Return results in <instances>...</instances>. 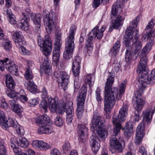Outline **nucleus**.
Listing matches in <instances>:
<instances>
[{
	"mask_svg": "<svg viewBox=\"0 0 155 155\" xmlns=\"http://www.w3.org/2000/svg\"><path fill=\"white\" fill-rule=\"evenodd\" d=\"M114 73L113 72L110 73L109 77L105 83L104 94H113L116 95V98L119 100L121 99L122 95L124 93L126 85V81L124 80L120 85V89L118 93V90L116 87H112L114 80Z\"/></svg>",
	"mask_w": 155,
	"mask_h": 155,
	"instance_id": "1",
	"label": "nucleus"
},
{
	"mask_svg": "<svg viewBox=\"0 0 155 155\" xmlns=\"http://www.w3.org/2000/svg\"><path fill=\"white\" fill-rule=\"evenodd\" d=\"M105 122L104 119L100 116L98 111L97 110L94 111L90 124L91 129L93 132L96 131L99 137L103 139H105L108 134L107 131L103 128L105 125Z\"/></svg>",
	"mask_w": 155,
	"mask_h": 155,
	"instance_id": "2",
	"label": "nucleus"
},
{
	"mask_svg": "<svg viewBox=\"0 0 155 155\" xmlns=\"http://www.w3.org/2000/svg\"><path fill=\"white\" fill-rule=\"evenodd\" d=\"M76 29V26L72 25L67 34V37L65 39V50L64 52L63 57L67 60L72 57L74 47V35Z\"/></svg>",
	"mask_w": 155,
	"mask_h": 155,
	"instance_id": "3",
	"label": "nucleus"
},
{
	"mask_svg": "<svg viewBox=\"0 0 155 155\" xmlns=\"http://www.w3.org/2000/svg\"><path fill=\"white\" fill-rule=\"evenodd\" d=\"M121 128L119 123L115 124V126L114 127L112 135L110 138V149L112 150H111L112 153L113 150L117 152L120 153L122 152L124 148V145H123L122 144V143H124V141L117 139H119V134Z\"/></svg>",
	"mask_w": 155,
	"mask_h": 155,
	"instance_id": "4",
	"label": "nucleus"
},
{
	"mask_svg": "<svg viewBox=\"0 0 155 155\" xmlns=\"http://www.w3.org/2000/svg\"><path fill=\"white\" fill-rule=\"evenodd\" d=\"M139 20V17L137 16L132 21L130 26L126 30L123 44L127 48L126 49L133 50L134 35H133V29L137 27Z\"/></svg>",
	"mask_w": 155,
	"mask_h": 155,
	"instance_id": "5",
	"label": "nucleus"
},
{
	"mask_svg": "<svg viewBox=\"0 0 155 155\" xmlns=\"http://www.w3.org/2000/svg\"><path fill=\"white\" fill-rule=\"evenodd\" d=\"M87 92L86 86L84 85L80 89L77 97V108L76 111L78 119L81 118L83 115L84 105Z\"/></svg>",
	"mask_w": 155,
	"mask_h": 155,
	"instance_id": "6",
	"label": "nucleus"
},
{
	"mask_svg": "<svg viewBox=\"0 0 155 155\" xmlns=\"http://www.w3.org/2000/svg\"><path fill=\"white\" fill-rule=\"evenodd\" d=\"M43 15L44 23L46 25V31L48 34H50L54 28L55 18V14L52 11L48 12L47 10L45 9L43 11Z\"/></svg>",
	"mask_w": 155,
	"mask_h": 155,
	"instance_id": "7",
	"label": "nucleus"
},
{
	"mask_svg": "<svg viewBox=\"0 0 155 155\" xmlns=\"http://www.w3.org/2000/svg\"><path fill=\"white\" fill-rule=\"evenodd\" d=\"M115 97L113 94H105L104 95V110L105 112L104 115L106 118L109 119L111 117L110 110L114 105L115 103Z\"/></svg>",
	"mask_w": 155,
	"mask_h": 155,
	"instance_id": "8",
	"label": "nucleus"
},
{
	"mask_svg": "<svg viewBox=\"0 0 155 155\" xmlns=\"http://www.w3.org/2000/svg\"><path fill=\"white\" fill-rule=\"evenodd\" d=\"M6 68L13 75H17L18 74V68L14 62L11 61L8 58H5L4 60L0 59V69L3 71Z\"/></svg>",
	"mask_w": 155,
	"mask_h": 155,
	"instance_id": "9",
	"label": "nucleus"
},
{
	"mask_svg": "<svg viewBox=\"0 0 155 155\" xmlns=\"http://www.w3.org/2000/svg\"><path fill=\"white\" fill-rule=\"evenodd\" d=\"M54 75L58 79V84L64 90H65L67 88L69 82V75L66 72L63 70L56 71L54 73Z\"/></svg>",
	"mask_w": 155,
	"mask_h": 155,
	"instance_id": "10",
	"label": "nucleus"
},
{
	"mask_svg": "<svg viewBox=\"0 0 155 155\" xmlns=\"http://www.w3.org/2000/svg\"><path fill=\"white\" fill-rule=\"evenodd\" d=\"M128 107V104L126 103H124L119 111L118 116L115 115L113 116L112 122L114 126H115V124L119 123L122 127L121 122H123L125 120V116L127 114Z\"/></svg>",
	"mask_w": 155,
	"mask_h": 155,
	"instance_id": "11",
	"label": "nucleus"
},
{
	"mask_svg": "<svg viewBox=\"0 0 155 155\" xmlns=\"http://www.w3.org/2000/svg\"><path fill=\"white\" fill-rule=\"evenodd\" d=\"M73 103L70 101H68L65 104H64L62 108L66 110V122L67 124H71L73 119L74 110L72 106Z\"/></svg>",
	"mask_w": 155,
	"mask_h": 155,
	"instance_id": "12",
	"label": "nucleus"
},
{
	"mask_svg": "<svg viewBox=\"0 0 155 155\" xmlns=\"http://www.w3.org/2000/svg\"><path fill=\"white\" fill-rule=\"evenodd\" d=\"M77 131L79 136L78 140L79 143L82 145L86 141L88 133V129L85 125L78 124Z\"/></svg>",
	"mask_w": 155,
	"mask_h": 155,
	"instance_id": "13",
	"label": "nucleus"
},
{
	"mask_svg": "<svg viewBox=\"0 0 155 155\" xmlns=\"http://www.w3.org/2000/svg\"><path fill=\"white\" fill-rule=\"evenodd\" d=\"M145 127L143 122L140 123L136 129V137L135 143L136 145H139L141 142L145 134Z\"/></svg>",
	"mask_w": 155,
	"mask_h": 155,
	"instance_id": "14",
	"label": "nucleus"
},
{
	"mask_svg": "<svg viewBox=\"0 0 155 155\" xmlns=\"http://www.w3.org/2000/svg\"><path fill=\"white\" fill-rule=\"evenodd\" d=\"M142 82L149 84H153L155 82V69L151 72L150 75L147 74V71L143 73L140 79Z\"/></svg>",
	"mask_w": 155,
	"mask_h": 155,
	"instance_id": "15",
	"label": "nucleus"
},
{
	"mask_svg": "<svg viewBox=\"0 0 155 155\" xmlns=\"http://www.w3.org/2000/svg\"><path fill=\"white\" fill-rule=\"evenodd\" d=\"M22 17L24 18L17 23V26L24 31L28 29L29 24L28 22L30 20V17L28 15H26L24 12L22 13Z\"/></svg>",
	"mask_w": 155,
	"mask_h": 155,
	"instance_id": "16",
	"label": "nucleus"
},
{
	"mask_svg": "<svg viewBox=\"0 0 155 155\" xmlns=\"http://www.w3.org/2000/svg\"><path fill=\"white\" fill-rule=\"evenodd\" d=\"M138 30L135 29L133 33V35L134 34L133 50L135 51V53L138 54L139 52V51L142 48V43L138 38L139 34H138Z\"/></svg>",
	"mask_w": 155,
	"mask_h": 155,
	"instance_id": "17",
	"label": "nucleus"
},
{
	"mask_svg": "<svg viewBox=\"0 0 155 155\" xmlns=\"http://www.w3.org/2000/svg\"><path fill=\"white\" fill-rule=\"evenodd\" d=\"M105 30L104 26H102L100 29L99 30V27L97 26L89 33V34L94 39L96 37L97 39H100L102 38Z\"/></svg>",
	"mask_w": 155,
	"mask_h": 155,
	"instance_id": "18",
	"label": "nucleus"
},
{
	"mask_svg": "<svg viewBox=\"0 0 155 155\" xmlns=\"http://www.w3.org/2000/svg\"><path fill=\"white\" fill-rule=\"evenodd\" d=\"M99 140L98 137L95 136V134L93 133L91 137L90 142L91 144L92 145L91 149L94 153L96 154L100 148V143L98 142Z\"/></svg>",
	"mask_w": 155,
	"mask_h": 155,
	"instance_id": "19",
	"label": "nucleus"
},
{
	"mask_svg": "<svg viewBox=\"0 0 155 155\" xmlns=\"http://www.w3.org/2000/svg\"><path fill=\"white\" fill-rule=\"evenodd\" d=\"M141 56L139 64L137 65V68L138 70L140 72H142L143 73H145L147 71L148 58L146 55Z\"/></svg>",
	"mask_w": 155,
	"mask_h": 155,
	"instance_id": "20",
	"label": "nucleus"
},
{
	"mask_svg": "<svg viewBox=\"0 0 155 155\" xmlns=\"http://www.w3.org/2000/svg\"><path fill=\"white\" fill-rule=\"evenodd\" d=\"M31 16V19L35 25V32L38 34H39L41 32V19L42 17L41 15L40 14H38L32 15Z\"/></svg>",
	"mask_w": 155,
	"mask_h": 155,
	"instance_id": "21",
	"label": "nucleus"
},
{
	"mask_svg": "<svg viewBox=\"0 0 155 155\" xmlns=\"http://www.w3.org/2000/svg\"><path fill=\"white\" fill-rule=\"evenodd\" d=\"M61 46V45H54V47L53 51L52 57L54 63H55L56 65H57L59 62L60 56V48Z\"/></svg>",
	"mask_w": 155,
	"mask_h": 155,
	"instance_id": "22",
	"label": "nucleus"
},
{
	"mask_svg": "<svg viewBox=\"0 0 155 155\" xmlns=\"http://www.w3.org/2000/svg\"><path fill=\"white\" fill-rule=\"evenodd\" d=\"M135 51L133 50L126 49L125 54V59L127 63L130 64L132 61L137 58L136 54Z\"/></svg>",
	"mask_w": 155,
	"mask_h": 155,
	"instance_id": "23",
	"label": "nucleus"
},
{
	"mask_svg": "<svg viewBox=\"0 0 155 155\" xmlns=\"http://www.w3.org/2000/svg\"><path fill=\"white\" fill-rule=\"evenodd\" d=\"M32 146L35 148H38L41 150H46L50 148L49 145L43 141L36 140L33 141Z\"/></svg>",
	"mask_w": 155,
	"mask_h": 155,
	"instance_id": "24",
	"label": "nucleus"
},
{
	"mask_svg": "<svg viewBox=\"0 0 155 155\" xmlns=\"http://www.w3.org/2000/svg\"><path fill=\"white\" fill-rule=\"evenodd\" d=\"M23 36L21 32L16 31L13 35L14 41L18 44L19 46H21L25 44V42L23 40Z\"/></svg>",
	"mask_w": 155,
	"mask_h": 155,
	"instance_id": "25",
	"label": "nucleus"
},
{
	"mask_svg": "<svg viewBox=\"0 0 155 155\" xmlns=\"http://www.w3.org/2000/svg\"><path fill=\"white\" fill-rule=\"evenodd\" d=\"M50 125H46L39 127L38 130V132L39 134H50L54 131L53 127Z\"/></svg>",
	"mask_w": 155,
	"mask_h": 155,
	"instance_id": "26",
	"label": "nucleus"
},
{
	"mask_svg": "<svg viewBox=\"0 0 155 155\" xmlns=\"http://www.w3.org/2000/svg\"><path fill=\"white\" fill-rule=\"evenodd\" d=\"M49 108L51 112L54 113L56 112L58 104L57 98H52L48 97Z\"/></svg>",
	"mask_w": 155,
	"mask_h": 155,
	"instance_id": "27",
	"label": "nucleus"
},
{
	"mask_svg": "<svg viewBox=\"0 0 155 155\" xmlns=\"http://www.w3.org/2000/svg\"><path fill=\"white\" fill-rule=\"evenodd\" d=\"M36 122L38 125L45 124L46 125H50L52 124V122L49 120V117L46 115H42L38 117Z\"/></svg>",
	"mask_w": 155,
	"mask_h": 155,
	"instance_id": "28",
	"label": "nucleus"
},
{
	"mask_svg": "<svg viewBox=\"0 0 155 155\" xmlns=\"http://www.w3.org/2000/svg\"><path fill=\"white\" fill-rule=\"evenodd\" d=\"M122 17L120 15H118L115 20L112 21V26H111L109 28V31L111 32L114 28L117 29L120 26L122 25Z\"/></svg>",
	"mask_w": 155,
	"mask_h": 155,
	"instance_id": "29",
	"label": "nucleus"
},
{
	"mask_svg": "<svg viewBox=\"0 0 155 155\" xmlns=\"http://www.w3.org/2000/svg\"><path fill=\"white\" fill-rule=\"evenodd\" d=\"M27 64L28 66L26 68L24 77L26 80L32 79L33 78V76L31 67L32 66L33 62L31 61H29L28 62Z\"/></svg>",
	"mask_w": 155,
	"mask_h": 155,
	"instance_id": "30",
	"label": "nucleus"
},
{
	"mask_svg": "<svg viewBox=\"0 0 155 155\" xmlns=\"http://www.w3.org/2000/svg\"><path fill=\"white\" fill-rule=\"evenodd\" d=\"M32 79L26 80L28 81L27 82L25 83V85L26 86L28 90L31 92L35 93L37 91V86L33 82Z\"/></svg>",
	"mask_w": 155,
	"mask_h": 155,
	"instance_id": "31",
	"label": "nucleus"
},
{
	"mask_svg": "<svg viewBox=\"0 0 155 155\" xmlns=\"http://www.w3.org/2000/svg\"><path fill=\"white\" fill-rule=\"evenodd\" d=\"M37 41L38 45L41 48V49L43 52V53L45 56H48L50 54H48L45 53V52H47L48 51V48L47 47V45L44 44V41L43 40L42 38L38 35L37 37Z\"/></svg>",
	"mask_w": 155,
	"mask_h": 155,
	"instance_id": "32",
	"label": "nucleus"
},
{
	"mask_svg": "<svg viewBox=\"0 0 155 155\" xmlns=\"http://www.w3.org/2000/svg\"><path fill=\"white\" fill-rule=\"evenodd\" d=\"M133 133V126L132 123L130 122H128L126 124L124 132V135L127 137H130Z\"/></svg>",
	"mask_w": 155,
	"mask_h": 155,
	"instance_id": "33",
	"label": "nucleus"
},
{
	"mask_svg": "<svg viewBox=\"0 0 155 155\" xmlns=\"http://www.w3.org/2000/svg\"><path fill=\"white\" fill-rule=\"evenodd\" d=\"M9 104L13 111L16 113H21L23 110L22 107L16 103V101L14 100L9 101Z\"/></svg>",
	"mask_w": 155,
	"mask_h": 155,
	"instance_id": "34",
	"label": "nucleus"
},
{
	"mask_svg": "<svg viewBox=\"0 0 155 155\" xmlns=\"http://www.w3.org/2000/svg\"><path fill=\"white\" fill-rule=\"evenodd\" d=\"M155 110V106H151L149 110H148L145 114L143 117V120H146L147 123L150 122L152 118V115Z\"/></svg>",
	"mask_w": 155,
	"mask_h": 155,
	"instance_id": "35",
	"label": "nucleus"
},
{
	"mask_svg": "<svg viewBox=\"0 0 155 155\" xmlns=\"http://www.w3.org/2000/svg\"><path fill=\"white\" fill-rule=\"evenodd\" d=\"M89 37L87 39L85 42V47L87 49V53H90L91 51H92L93 49V42L95 39L92 36L88 34Z\"/></svg>",
	"mask_w": 155,
	"mask_h": 155,
	"instance_id": "36",
	"label": "nucleus"
},
{
	"mask_svg": "<svg viewBox=\"0 0 155 155\" xmlns=\"http://www.w3.org/2000/svg\"><path fill=\"white\" fill-rule=\"evenodd\" d=\"M6 84L8 88L14 89L15 87V83L10 75L7 74L6 75Z\"/></svg>",
	"mask_w": 155,
	"mask_h": 155,
	"instance_id": "37",
	"label": "nucleus"
},
{
	"mask_svg": "<svg viewBox=\"0 0 155 155\" xmlns=\"http://www.w3.org/2000/svg\"><path fill=\"white\" fill-rule=\"evenodd\" d=\"M45 56L46 58H45L43 63V68L45 73L49 74L51 72V66L50 65V62L48 57V56Z\"/></svg>",
	"mask_w": 155,
	"mask_h": 155,
	"instance_id": "38",
	"label": "nucleus"
},
{
	"mask_svg": "<svg viewBox=\"0 0 155 155\" xmlns=\"http://www.w3.org/2000/svg\"><path fill=\"white\" fill-rule=\"evenodd\" d=\"M120 46V41H117L114 45L113 48L111 50L110 54L114 57H115L119 50Z\"/></svg>",
	"mask_w": 155,
	"mask_h": 155,
	"instance_id": "39",
	"label": "nucleus"
},
{
	"mask_svg": "<svg viewBox=\"0 0 155 155\" xmlns=\"http://www.w3.org/2000/svg\"><path fill=\"white\" fill-rule=\"evenodd\" d=\"M45 39L44 41V44L47 45L46 46L48 48V51L47 52H45V53H46L47 54H50L51 51L52 47V43L51 38L49 35H47L45 36Z\"/></svg>",
	"mask_w": 155,
	"mask_h": 155,
	"instance_id": "40",
	"label": "nucleus"
},
{
	"mask_svg": "<svg viewBox=\"0 0 155 155\" xmlns=\"http://www.w3.org/2000/svg\"><path fill=\"white\" fill-rule=\"evenodd\" d=\"M18 123L12 118H9L7 120L6 119L5 123L3 124L5 128L8 127H12L14 128L17 125Z\"/></svg>",
	"mask_w": 155,
	"mask_h": 155,
	"instance_id": "41",
	"label": "nucleus"
},
{
	"mask_svg": "<svg viewBox=\"0 0 155 155\" xmlns=\"http://www.w3.org/2000/svg\"><path fill=\"white\" fill-rule=\"evenodd\" d=\"M145 101L142 98L136 99V106L135 108L136 110L141 111L145 104Z\"/></svg>",
	"mask_w": 155,
	"mask_h": 155,
	"instance_id": "42",
	"label": "nucleus"
},
{
	"mask_svg": "<svg viewBox=\"0 0 155 155\" xmlns=\"http://www.w3.org/2000/svg\"><path fill=\"white\" fill-rule=\"evenodd\" d=\"M6 13L8 17L9 18V21L10 23L15 24L16 23L15 16L13 15L10 11L7 10Z\"/></svg>",
	"mask_w": 155,
	"mask_h": 155,
	"instance_id": "43",
	"label": "nucleus"
},
{
	"mask_svg": "<svg viewBox=\"0 0 155 155\" xmlns=\"http://www.w3.org/2000/svg\"><path fill=\"white\" fill-rule=\"evenodd\" d=\"M13 89L8 88L6 90V93L7 95L11 98H15V99L19 95L18 93H15L13 90Z\"/></svg>",
	"mask_w": 155,
	"mask_h": 155,
	"instance_id": "44",
	"label": "nucleus"
},
{
	"mask_svg": "<svg viewBox=\"0 0 155 155\" xmlns=\"http://www.w3.org/2000/svg\"><path fill=\"white\" fill-rule=\"evenodd\" d=\"M55 40L54 45H61V31H58L56 32L55 35Z\"/></svg>",
	"mask_w": 155,
	"mask_h": 155,
	"instance_id": "45",
	"label": "nucleus"
},
{
	"mask_svg": "<svg viewBox=\"0 0 155 155\" xmlns=\"http://www.w3.org/2000/svg\"><path fill=\"white\" fill-rule=\"evenodd\" d=\"M28 145V143L27 139L25 138H22L19 139L18 141V146L21 147L25 148Z\"/></svg>",
	"mask_w": 155,
	"mask_h": 155,
	"instance_id": "46",
	"label": "nucleus"
},
{
	"mask_svg": "<svg viewBox=\"0 0 155 155\" xmlns=\"http://www.w3.org/2000/svg\"><path fill=\"white\" fill-rule=\"evenodd\" d=\"M0 108L1 109L6 110H9L8 105L4 99L2 98L0 100Z\"/></svg>",
	"mask_w": 155,
	"mask_h": 155,
	"instance_id": "47",
	"label": "nucleus"
},
{
	"mask_svg": "<svg viewBox=\"0 0 155 155\" xmlns=\"http://www.w3.org/2000/svg\"><path fill=\"white\" fill-rule=\"evenodd\" d=\"M54 123L56 126L61 127L63 124L62 119L59 116H57L54 119Z\"/></svg>",
	"mask_w": 155,
	"mask_h": 155,
	"instance_id": "48",
	"label": "nucleus"
},
{
	"mask_svg": "<svg viewBox=\"0 0 155 155\" xmlns=\"http://www.w3.org/2000/svg\"><path fill=\"white\" fill-rule=\"evenodd\" d=\"M6 153V150L4 143L2 141L0 140V155H5Z\"/></svg>",
	"mask_w": 155,
	"mask_h": 155,
	"instance_id": "49",
	"label": "nucleus"
},
{
	"mask_svg": "<svg viewBox=\"0 0 155 155\" xmlns=\"http://www.w3.org/2000/svg\"><path fill=\"white\" fill-rule=\"evenodd\" d=\"M81 58L78 56L75 57L72 63V66L81 67Z\"/></svg>",
	"mask_w": 155,
	"mask_h": 155,
	"instance_id": "50",
	"label": "nucleus"
},
{
	"mask_svg": "<svg viewBox=\"0 0 155 155\" xmlns=\"http://www.w3.org/2000/svg\"><path fill=\"white\" fill-rule=\"evenodd\" d=\"M49 104L47 103V101L45 99L42 100L40 103L39 107L41 109H42L46 111L48 106Z\"/></svg>",
	"mask_w": 155,
	"mask_h": 155,
	"instance_id": "51",
	"label": "nucleus"
},
{
	"mask_svg": "<svg viewBox=\"0 0 155 155\" xmlns=\"http://www.w3.org/2000/svg\"><path fill=\"white\" fill-rule=\"evenodd\" d=\"M14 128L18 134L21 135H23L24 134L25 131L23 127L19 125L18 124Z\"/></svg>",
	"mask_w": 155,
	"mask_h": 155,
	"instance_id": "52",
	"label": "nucleus"
},
{
	"mask_svg": "<svg viewBox=\"0 0 155 155\" xmlns=\"http://www.w3.org/2000/svg\"><path fill=\"white\" fill-rule=\"evenodd\" d=\"M155 25V18H152L149 22L147 26L146 27L145 30H150L153 28Z\"/></svg>",
	"mask_w": 155,
	"mask_h": 155,
	"instance_id": "53",
	"label": "nucleus"
},
{
	"mask_svg": "<svg viewBox=\"0 0 155 155\" xmlns=\"http://www.w3.org/2000/svg\"><path fill=\"white\" fill-rule=\"evenodd\" d=\"M62 149L64 153H66L71 150V147L70 143L68 142H65L63 145Z\"/></svg>",
	"mask_w": 155,
	"mask_h": 155,
	"instance_id": "54",
	"label": "nucleus"
},
{
	"mask_svg": "<svg viewBox=\"0 0 155 155\" xmlns=\"http://www.w3.org/2000/svg\"><path fill=\"white\" fill-rule=\"evenodd\" d=\"M11 145L10 147H18V141L17 139L14 137H11L10 139Z\"/></svg>",
	"mask_w": 155,
	"mask_h": 155,
	"instance_id": "55",
	"label": "nucleus"
},
{
	"mask_svg": "<svg viewBox=\"0 0 155 155\" xmlns=\"http://www.w3.org/2000/svg\"><path fill=\"white\" fill-rule=\"evenodd\" d=\"M136 110V111H134V115L133 117V121L135 122L138 121L141 119V117L140 115V111Z\"/></svg>",
	"mask_w": 155,
	"mask_h": 155,
	"instance_id": "56",
	"label": "nucleus"
},
{
	"mask_svg": "<svg viewBox=\"0 0 155 155\" xmlns=\"http://www.w3.org/2000/svg\"><path fill=\"white\" fill-rule=\"evenodd\" d=\"M80 68L81 67L72 66V70L73 74L74 76H77L79 74L80 72Z\"/></svg>",
	"mask_w": 155,
	"mask_h": 155,
	"instance_id": "57",
	"label": "nucleus"
},
{
	"mask_svg": "<svg viewBox=\"0 0 155 155\" xmlns=\"http://www.w3.org/2000/svg\"><path fill=\"white\" fill-rule=\"evenodd\" d=\"M91 77L90 75H88L85 76L84 82L86 85H88L89 87L93 85L91 81Z\"/></svg>",
	"mask_w": 155,
	"mask_h": 155,
	"instance_id": "58",
	"label": "nucleus"
},
{
	"mask_svg": "<svg viewBox=\"0 0 155 155\" xmlns=\"http://www.w3.org/2000/svg\"><path fill=\"white\" fill-rule=\"evenodd\" d=\"M144 39L147 38V39H150L152 37H154L155 35L154 31L153 29H151V30L148 32H147Z\"/></svg>",
	"mask_w": 155,
	"mask_h": 155,
	"instance_id": "59",
	"label": "nucleus"
},
{
	"mask_svg": "<svg viewBox=\"0 0 155 155\" xmlns=\"http://www.w3.org/2000/svg\"><path fill=\"white\" fill-rule=\"evenodd\" d=\"M3 46L6 50L9 51L12 48V44L10 41H7L5 42Z\"/></svg>",
	"mask_w": 155,
	"mask_h": 155,
	"instance_id": "60",
	"label": "nucleus"
},
{
	"mask_svg": "<svg viewBox=\"0 0 155 155\" xmlns=\"http://www.w3.org/2000/svg\"><path fill=\"white\" fill-rule=\"evenodd\" d=\"M6 119L7 118L3 111L2 110L0 111V123L4 124Z\"/></svg>",
	"mask_w": 155,
	"mask_h": 155,
	"instance_id": "61",
	"label": "nucleus"
},
{
	"mask_svg": "<svg viewBox=\"0 0 155 155\" xmlns=\"http://www.w3.org/2000/svg\"><path fill=\"white\" fill-rule=\"evenodd\" d=\"M41 97L43 99L46 98L48 97V92L46 88L44 87L41 91Z\"/></svg>",
	"mask_w": 155,
	"mask_h": 155,
	"instance_id": "62",
	"label": "nucleus"
},
{
	"mask_svg": "<svg viewBox=\"0 0 155 155\" xmlns=\"http://www.w3.org/2000/svg\"><path fill=\"white\" fill-rule=\"evenodd\" d=\"M16 99L19 100L23 102L26 101L28 100V98L26 96L24 95H21L19 94L18 97H17Z\"/></svg>",
	"mask_w": 155,
	"mask_h": 155,
	"instance_id": "63",
	"label": "nucleus"
},
{
	"mask_svg": "<svg viewBox=\"0 0 155 155\" xmlns=\"http://www.w3.org/2000/svg\"><path fill=\"white\" fill-rule=\"evenodd\" d=\"M39 103L38 100L36 99H31L29 101V103L31 106H34Z\"/></svg>",
	"mask_w": 155,
	"mask_h": 155,
	"instance_id": "64",
	"label": "nucleus"
}]
</instances>
